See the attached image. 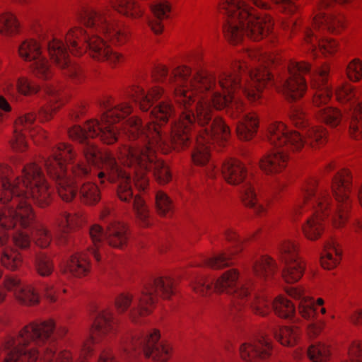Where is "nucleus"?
Instances as JSON below:
<instances>
[{"label":"nucleus","instance_id":"obj_24","mask_svg":"<svg viewBox=\"0 0 362 362\" xmlns=\"http://www.w3.org/2000/svg\"><path fill=\"white\" fill-rule=\"evenodd\" d=\"M341 250L337 247V243L331 240L324 245V251L321 255L320 262L322 267L331 269L339 263Z\"/></svg>","mask_w":362,"mask_h":362},{"label":"nucleus","instance_id":"obj_27","mask_svg":"<svg viewBox=\"0 0 362 362\" xmlns=\"http://www.w3.org/2000/svg\"><path fill=\"white\" fill-rule=\"evenodd\" d=\"M79 196L81 200L86 204H95L100 199L98 186L93 182L84 183L80 188Z\"/></svg>","mask_w":362,"mask_h":362},{"label":"nucleus","instance_id":"obj_1","mask_svg":"<svg viewBox=\"0 0 362 362\" xmlns=\"http://www.w3.org/2000/svg\"><path fill=\"white\" fill-rule=\"evenodd\" d=\"M153 77L173 92L179 107V121L162 127L176 115L170 101L156 105L148 114L149 121L145 126L137 117L125 119L132 110L127 103L103 102L105 112L100 120L91 119L83 127L75 125L69 130V136L80 144V155L71 146L59 144L52 148V155L43 160L62 199L69 202L76 194L75 183L66 173L65 163H69L75 177L95 176L101 183L117 182L118 197L132 203L137 218L148 226L149 211L144 200L134 195L131 175L132 171L139 190H145L148 186L146 172H152L160 184L170 180L168 167L155 156V149L178 148L193 143L194 163L206 165V175L214 177L216 172L209 162L210 144L226 141L230 130L221 118L212 117V107H226L228 116L236 120V133L243 140V102L239 98L243 93V62L217 76L205 71L192 75L186 66L169 74L165 66L159 65Z\"/></svg>","mask_w":362,"mask_h":362},{"label":"nucleus","instance_id":"obj_2","mask_svg":"<svg viewBox=\"0 0 362 362\" xmlns=\"http://www.w3.org/2000/svg\"><path fill=\"white\" fill-rule=\"evenodd\" d=\"M11 169L0 165V246L4 245L12 230V241L21 248L30 245L31 233L35 244L47 247L52 240L49 231L35 221L30 205L33 200L40 207L50 202L51 192L41 168L35 162L24 165L21 175L12 180Z\"/></svg>","mask_w":362,"mask_h":362},{"label":"nucleus","instance_id":"obj_9","mask_svg":"<svg viewBox=\"0 0 362 362\" xmlns=\"http://www.w3.org/2000/svg\"><path fill=\"white\" fill-rule=\"evenodd\" d=\"M348 0H317V12L314 18L313 28H305L304 30L305 42L309 45V49L315 51L317 47L323 54H332L337 50V44L329 39H321L316 33L325 29L334 32L338 27L343 26V18L334 14L326 13L336 4H344Z\"/></svg>","mask_w":362,"mask_h":362},{"label":"nucleus","instance_id":"obj_26","mask_svg":"<svg viewBox=\"0 0 362 362\" xmlns=\"http://www.w3.org/2000/svg\"><path fill=\"white\" fill-rule=\"evenodd\" d=\"M274 337L284 346H293L299 335V331L295 327H282L271 328Z\"/></svg>","mask_w":362,"mask_h":362},{"label":"nucleus","instance_id":"obj_34","mask_svg":"<svg viewBox=\"0 0 362 362\" xmlns=\"http://www.w3.org/2000/svg\"><path fill=\"white\" fill-rule=\"evenodd\" d=\"M156 206L158 213L167 216L173 210V204L170 198L163 192H157L155 195Z\"/></svg>","mask_w":362,"mask_h":362},{"label":"nucleus","instance_id":"obj_38","mask_svg":"<svg viewBox=\"0 0 362 362\" xmlns=\"http://www.w3.org/2000/svg\"><path fill=\"white\" fill-rule=\"evenodd\" d=\"M226 238L230 243H233L235 247V252H238L241 249V245L244 240L241 239L236 233L232 229H228L225 232Z\"/></svg>","mask_w":362,"mask_h":362},{"label":"nucleus","instance_id":"obj_10","mask_svg":"<svg viewBox=\"0 0 362 362\" xmlns=\"http://www.w3.org/2000/svg\"><path fill=\"white\" fill-rule=\"evenodd\" d=\"M100 218L107 224V231L105 232L98 224L92 226L89 229V234L93 247L88 248L98 262L101 260V252L107 246L122 248L128 240L125 225L116 219L115 214L109 207L103 209Z\"/></svg>","mask_w":362,"mask_h":362},{"label":"nucleus","instance_id":"obj_29","mask_svg":"<svg viewBox=\"0 0 362 362\" xmlns=\"http://www.w3.org/2000/svg\"><path fill=\"white\" fill-rule=\"evenodd\" d=\"M35 267L37 273L42 276H48L54 271L52 259L45 252L36 254Z\"/></svg>","mask_w":362,"mask_h":362},{"label":"nucleus","instance_id":"obj_15","mask_svg":"<svg viewBox=\"0 0 362 362\" xmlns=\"http://www.w3.org/2000/svg\"><path fill=\"white\" fill-rule=\"evenodd\" d=\"M279 255L284 265V279L289 284L298 281L303 276L305 266L298 258L296 245L290 240L284 241L279 246Z\"/></svg>","mask_w":362,"mask_h":362},{"label":"nucleus","instance_id":"obj_23","mask_svg":"<svg viewBox=\"0 0 362 362\" xmlns=\"http://www.w3.org/2000/svg\"><path fill=\"white\" fill-rule=\"evenodd\" d=\"M90 271V262L85 253H76L71 256L68 262L65 273L81 277L86 275Z\"/></svg>","mask_w":362,"mask_h":362},{"label":"nucleus","instance_id":"obj_18","mask_svg":"<svg viewBox=\"0 0 362 362\" xmlns=\"http://www.w3.org/2000/svg\"><path fill=\"white\" fill-rule=\"evenodd\" d=\"M6 290L13 291L19 303L26 305H35L39 302V293L37 289L29 284H23L16 276H11L5 280Z\"/></svg>","mask_w":362,"mask_h":362},{"label":"nucleus","instance_id":"obj_36","mask_svg":"<svg viewBox=\"0 0 362 362\" xmlns=\"http://www.w3.org/2000/svg\"><path fill=\"white\" fill-rule=\"evenodd\" d=\"M16 88L22 94L30 95L37 93L39 90V86L25 78H20L18 80Z\"/></svg>","mask_w":362,"mask_h":362},{"label":"nucleus","instance_id":"obj_32","mask_svg":"<svg viewBox=\"0 0 362 362\" xmlns=\"http://www.w3.org/2000/svg\"><path fill=\"white\" fill-rule=\"evenodd\" d=\"M232 252H222L211 257L204 258L202 264L208 266L212 269H221L232 264L230 255ZM199 265H201L199 264Z\"/></svg>","mask_w":362,"mask_h":362},{"label":"nucleus","instance_id":"obj_19","mask_svg":"<svg viewBox=\"0 0 362 362\" xmlns=\"http://www.w3.org/2000/svg\"><path fill=\"white\" fill-rule=\"evenodd\" d=\"M83 217L79 213L64 212L56 221L54 234L60 243H64L68 238V233L74 228L79 226L83 222Z\"/></svg>","mask_w":362,"mask_h":362},{"label":"nucleus","instance_id":"obj_35","mask_svg":"<svg viewBox=\"0 0 362 362\" xmlns=\"http://www.w3.org/2000/svg\"><path fill=\"white\" fill-rule=\"evenodd\" d=\"M61 284V282L56 284H42L40 290L51 302H54L60 293Z\"/></svg>","mask_w":362,"mask_h":362},{"label":"nucleus","instance_id":"obj_17","mask_svg":"<svg viewBox=\"0 0 362 362\" xmlns=\"http://www.w3.org/2000/svg\"><path fill=\"white\" fill-rule=\"evenodd\" d=\"M35 119L36 115L33 112L25 113L18 118L16 122L14 136L11 141L13 148L18 151H23L25 148V132L30 133L32 137L35 136L34 132H36Z\"/></svg>","mask_w":362,"mask_h":362},{"label":"nucleus","instance_id":"obj_14","mask_svg":"<svg viewBox=\"0 0 362 362\" xmlns=\"http://www.w3.org/2000/svg\"><path fill=\"white\" fill-rule=\"evenodd\" d=\"M41 46L35 40L27 39L18 46V53L21 57L30 63V66L35 76L47 80L52 76V71L42 52Z\"/></svg>","mask_w":362,"mask_h":362},{"label":"nucleus","instance_id":"obj_4","mask_svg":"<svg viewBox=\"0 0 362 362\" xmlns=\"http://www.w3.org/2000/svg\"><path fill=\"white\" fill-rule=\"evenodd\" d=\"M112 13L107 8L100 10L83 8L78 19L88 31L78 27L71 28L66 35V45L54 37L42 42L47 48L50 59L64 74L76 82L82 78L81 68L71 61L68 49L73 54L80 55L88 48L89 55L93 59L107 61L112 65L122 61V56L114 52L101 36L118 43H123L128 37V30L116 25Z\"/></svg>","mask_w":362,"mask_h":362},{"label":"nucleus","instance_id":"obj_49","mask_svg":"<svg viewBox=\"0 0 362 362\" xmlns=\"http://www.w3.org/2000/svg\"><path fill=\"white\" fill-rule=\"evenodd\" d=\"M1 275H2V272H1V271L0 270V277L1 276Z\"/></svg>","mask_w":362,"mask_h":362},{"label":"nucleus","instance_id":"obj_30","mask_svg":"<svg viewBox=\"0 0 362 362\" xmlns=\"http://www.w3.org/2000/svg\"><path fill=\"white\" fill-rule=\"evenodd\" d=\"M1 262L7 269L15 270L21 264L22 259L17 251L6 248L2 252Z\"/></svg>","mask_w":362,"mask_h":362},{"label":"nucleus","instance_id":"obj_13","mask_svg":"<svg viewBox=\"0 0 362 362\" xmlns=\"http://www.w3.org/2000/svg\"><path fill=\"white\" fill-rule=\"evenodd\" d=\"M287 293L292 298L299 300V313L303 318L310 321L308 325L309 334L313 336L318 334L325 325V321L320 318L318 313L319 308L322 315L326 313L325 308H320L324 300L318 298L317 302H315L313 298L305 296L301 288L291 287L287 290Z\"/></svg>","mask_w":362,"mask_h":362},{"label":"nucleus","instance_id":"obj_43","mask_svg":"<svg viewBox=\"0 0 362 362\" xmlns=\"http://www.w3.org/2000/svg\"><path fill=\"white\" fill-rule=\"evenodd\" d=\"M37 133L39 134L40 138L45 139L46 137V133L42 130H38Z\"/></svg>","mask_w":362,"mask_h":362},{"label":"nucleus","instance_id":"obj_45","mask_svg":"<svg viewBox=\"0 0 362 362\" xmlns=\"http://www.w3.org/2000/svg\"><path fill=\"white\" fill-rule=\"evenodd\" d=\"M5 298V293L4 289H0V302H1Z\"/></svg>","mask_w":362,"mask_h":362},{"label":"nucleus","instance_id":"obj_42","mask_svg":"<svg viewBox=\"0 0 362 362\" xmlns=\"http://www.w3.org/2000/svg\"><path fill=\"white\" fill-rule=\"evenodd\" d=\"M358 200L360 202V204L362 206V186L358 189Z\"/></svg>","mask_w":362,"mask_h":362},{"label":"nucleus","instance_id":"obj_44","mask_svg":"<svg viewBox=\"0 0 362 362\" xmlns=\"http://www.w3.org/2000/svg\"><path fill=\"white\" fill-rule=\"evenodd\" d=\"M287 27L288 28H291L293 29V28H296V23H294L293 21H291L289 23V24L287 25Z\"/></svg>","mask_w":362,"mask_h":362},{"label":"nucleus","instance_id":"obj_31","mask_svg":"<svg viewBox=\"0 0 362 362\" xmlns=\"http://www.w3.org/2000/svg\"><path fill=\"white\" fill-rule=\"evenodd\" d=\"M18 29V23L13 14L6 13L0 16V33L10 35L16 33Z\"/></svg>","mask_w":362,"mask_h":362},{"label":"nucleus","instance_id":"obj_37","mask_svg":"<svg viewBox=\"0 0 362 362\" xmlns=\"http://www.w3.org/2000/svg\"><path fill=\"white\" fill-rule=\"evenodd\" d=\"M349 361L342 362H362V346L360 343L354 341L349 349Z\"/></svg>","mask_w":362,"mask_h":362},{"label":"nucleus","instance_id":"obj_11","mask_svg":"<svg viewBox=\"0 0 362 362\" xmlns=\"http://www.w3.org/2000/svg\"><path fill=\"white\" fill-rule=\"evenodd\" d=\"M159 338L157 330L129 334L122 341L120 356L124 359L132 360L144 354L146 358H152L155 361L165 362L170 356L171 347L168 344L160 341Z\"/></svg>","mask_w":362,"mask_h":362},{"label":"nucleus","instance_id":"obj_33","mask_svg":"<svg viewBox=\"0 0 362 362\" xmlns=\"http://www.w3.org/2000/svg\"><path fill=\"white\" fill-rule=\"evenodd\" d=\"M308 355L313 362H327L329 356V351L325 344L318 343L312 344L309 347Z\"/></svg>","mask_w":362,"mask_h":362},{"label":"nucleus","instance_id":"obj_25","mask_svg":"<svg viewBox=\"0 0 362 362\" xmlns=\"http://www.w3.org/2000/svg\"><path fill=\"white\" fill-rule=\"evenodd\" d=\"M276 264L269 257H262L257 260L253 266V274L259 280L269 279L276 272Z\"/></svg>","mask_w":362,"mask_h":362},{"label":"nucleus","instance_id":"obj_48","mask_svg":"<svg viewBox=\"0 0 362 362\" xmlns=\"http://www.w3.org/2000/svg\"><path fill=\"white\" fill-rule=\"evenodd\" d=\"M281 187V185L280 184L278 185V186H277L278 188H280Z\"/></svg>","mask_w":362,"mask_h":362},{"label":"nucleus","instance_id":"obj_28","mask_svg":"<svg viewBox=\"0 0 362 362\" xmlns=\"http://www.w3.org/2000/svg\"><path fill=\"white\" fill-rule=\"evenodd\" d=\"M112 6L118 12L133 18L141 16V10L132 0H111Z\"/></svg>","mask_w":362,"mask_h":362},{"label":"nucleus","instance_id":"obj_47","mask_svg":"<svg viewBox=\"0 0 362 362\" xmlns=\"http://www.w3.org/2000/svg\"><path fill=\"white\" fill-rule=\"evenodd\" d=\"M328 168H332V164H329V165H328Z\"/></svg>","mask_w":362,"mask_h":362},{"label":"nucleus","instance_id":"obj_20","mask_svg":"<svg viewBox=\"0 0 362 362\" xmlns=\"http://www.w3.org/2000/svg\"><path fill=\"white\" fill-rule=\"evenodd\" d=\"M163 93V89L158 87L151 88L146 92L142 87L134 86L128 93V97L138 103L142 111L147 112L153 105V100L159 99Z\"/></svg>","mask_w":362,"mask_h":362},{"label":"nucleus","instance_id":"obj_7","mask_svg":"<svg viewBox=\"0 0 362 362\" xmlns=\"http://www.w3.org/2000/svg\"><path fill=\"white\" fill-rule=\"evenodd\" d=\"M290 117L293 124L303 129V132H292L282 122L272 123L268 128L269 141L277 148L259 160V167L266 173L280 172L286 165L289 148L298 150L305 145L314 146L323 144L327 139L325 130L320 127H310L305 112L299 105L293 106Z\"/></svg>","mask_w":362,"mask_h":362},{"label":"nucleus","instance_id":"obj_22","mask_svg":"<svg viewBox=\"0 0 362 362\" xmlns=\"http://www.w3.org/2000/svg\"><path fill=\"white\" fill-rule=\"evenodd\" d=\"M150 8L155 19L149 21V25L156 34L160 33L163 30L160 21L168 17L170 6L166 1H158L151 4Z\"/></svg>","mask_w":362,"mask_h":362},{"label":"nucleus","instance_id":"obj_41","mask_svg":"<svg viewBox=\"0 0 362 362\" xmlns=\"http://www.w3.org/2000/svg\"><path fill=\"white\" fill-rule=\"evenodd\" d=\"M353 226L355 228L356 231H358L359 229L362 228V223L359 221H355L353 223Z\"/></svg>","mask_w":362,"mask_h":362},{"label":"nucleus","instance_id":"obj_21","mask_svg":"<svg viewBox=\"0 0 362 362\" xmlns=\"http://www.w3.org/2000/svg\"><path fill=\"white\" fill-rule=\"evenodd\" d=\"M44 92L47 95V104L42 105L39 110V120L45 122L50 119L52 113L62 104V97L59 90L50 84L44 87Z\"/></svg>","mask_w":362,"mask_h":362},{"label":"nucleus","instance_id":"obj_8","mask_svg":"<svg viewBox=\"0 0 362 362\" xmlns=\"http://www.w3.org/2000/svg\"><path fill=\"white\" fill-rule=\"evenodd\" d=\"M174 281L169 277L151 279L140 293L132 296L121 293L115 299V306L119 313L129 311V316L136 321L139 316L148 315L156 302L157 296L168 298L174 293Z\"/></svg>","mask_w":362,"mask_h":362},{"label":"nucleus","instance_id":"obj_12","mask_svg":"<svg viewBox=\"0 0 362 362\" xmlns=\"http://www.w3.org/2000/svg\"><path fill=\"white\" fill-rule=\"evenodd\" d=\"M222 175L229 184L241 185L239 192L247 206L253 209L257 214L264 211V207L257 202L252 177L247 175L244 165L240 161L235 159L225 161L222 166Z\"/></svg>","mask_w":362,"mask_h":362},{"label":"nucleus","instance_id":"obj_3","mask_svg":"<svg viewBox=\"0 0 362 362\" xmlns=\"http://www.w3.org/2000/svg\"><path fill=\"white\" fill-rule=\"evenodd\" d=\"M329 69L327 65L316 67L313 70L310 65L305 62H290L286 69L279 74V88L289 100H295L303 96L306 88L308 75L312 81V86L315 90L313 104L317 117L330 127L349 124L352 137L362 138V92L354 90L349 84H342L336 90L337 99L341 103H347L345 113L329 106L332 90L327 81ZM346 74L351 81H358L362 77V62L353 60L347 66Z\"/></svg>","mask_w":362,"mask_h":362},{"label":"nucleus","instance_id":"obj_6","mask_svg":"<svg viewBox=\"0 0 362 362\" xmlns=\"http://www.w3.org/2000/svg\"><path fill=\"white\" fill-rule=\"evenodd\" d=\"M252 280L249 277H239L236 269L224 272L216 282L204 276L197 277L192 283L193 289L198 293L205 296L213 291L225 292L233 297L232 315L242 310L250 308L255 314L264 316L270 310L272 303L264 295L250 293ZM272 308L279 317L289 319L295 314L293 304L286 298L277 297L272 301Z\"/></svg>","mask_w":362,"mask_h":362},{"label":"nucleus","instance_id":"obj_46","mask_svg":"<svg viewBox=\"0 0 362 362\" xmlns=\"http://www.w3.org/2000/svg\"><path fill=\"white\" fill-rule=\"evenodd\" d=\"M74 117H75L76 118H77V117H79V115H78V114L77 113V114H76V115H74Z\"/></svg>","mask_w":362,"mask_h":362},{"label":"nucleus","instance_id":"obj_5","mask_svg":"<svg viewBox=\"0 0 362 362\" xmlns=\"http://www.w3.org/2000/svg\"><path fill=\"white\" fill-rule=\"evenodd\" d=\"M317 180L311 179L302 187L301 197L293 208L291 216H296L307 209L313 214L307 218L302 226L305 236L310 240H317L322 234V221L328 218L336 227L344 226L347 219V212L351 206L349 196L351 187V176L346 170L338 172L332 179V193L336 204H333L327 192L316 190Z\"/></svg>","mask_w":362,"mask_h":362},{"label":"nucleus","instance_id":"obj_40","mask_svg":"<svg viewBox=\"0 0 362 362\" xmlns=\"http://www.w3.org/2000/svg\"><path fill=\"white\" fill-rule=\"evenodd\" d=\"M351 321L362 328V310H358L351 316Z\"/></svg>","mask_w":362,"mask_h":362},{"label":"nucleus","instance_id":"obj_16","mask_svg":"<svg viewBox=\"0 0 362 362\" xmlns=\"http://www.w3.org/2000/svg\"><path fill=\"white\" fill-rule=\"evenodd\" d=\"M272 346L264 334L251 338L240 347L241 358L248 362H267Z\"/></svg>","mask_w":362,"mask_h":362},{"label":"nucleus","instance_id":"obj_39","mask_svg":"<svg viewBox=\"0 0 362 362\" xmlns=\"http://www.w3.org/2000/svg\"><path fill=\"white\" fill-rule=\"evenodd\" d=\"M276 4H281L284 8H288L290 12H294L298 7V0H271Z\"/></svg>","mask_w":362,"mask_h":362}]
</instances>
